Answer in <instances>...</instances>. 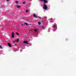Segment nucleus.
<instances>
[{"mask_svg":"<svg viewBox=\"0 0 76 76\" xmlns=\"http://www.w3.org/2000/svg\"><path fill=\"white\" fill-rule=\"evenodd\" d=\"M43 9H45V10L47 9V5H46L45 4H43Z\"/></svg>","mask_w":76,"mask_h":76,"instance_id":"nucleus-1","label":"nucleus"},{"mask_svg":"<svg viewBox=\"0 0 76 76\" xmlns=\"http://www.w3.org/2000/svg\"><path fill=\"white\" fill-rule=\"evenodd\" d=\"M41 1H43V2L44 3V4H45V3H48V1L47 0H40Z\"/></svg>","mask_w":76,"mask_h":76,"instance_id":"nucleus-2","label":"nucleus"},{"mask_svg":"<svg viewBox=\"0 0 76 76\" xmlns=\"http://www.w3.org/2000/svg\"><path fill=\"white\" fill-rule=\"evenodd\" d=\"M14 35H15V33H14V32H12L11 37L12 38H14V37H14Z\"/></svg>","mask_w":76,"mask_h":76,"instance_id":"nucleus-3","label":"nucleus"},{"mask_svg":"<svg viewBox=\"0 0 76 76\" xmlns=\"http://www.w3.org/2000/svg\"><path fill=\"white\" fill-rule=\"evenodd\" d=\"M8 46H9V47H12V45H11V44H10V43H8Z\"/></svg>","mask_w":76,"mask_h":76,"instance_id":"nucleus-4","label":"nucleus"},{"mask_svg":"<svg viewBox=\"0 0 76 76\" xmlns=\"http://www.w3.org/2000/svg\"><path fill=\"white\" fill-rule=\"evenodd\" d=\"M24 44H28V42H27L26 41H25L24 42Z\"/></svg>","mask_w":76,"mask_h":76,"instance_id":"nucleus-5","label":"nucleus"},{"mask_svg":"<svg viewBox=\"0 0 76 76\" xmlns=\"http://www.w3.org/2000/svg\"><path fill=\"white\" fill-rule=\"evenodd\" d=\"M33 16H34V17L35 18H38V16H36V15H35V14H33Z\"/></svg>","mask_w":76,"mask_h":76,"instance_id":"nucleus-6","label":"nucleus"},{"mask_svg":"<svg viewBox=\"0 0 76 76\" xmlns=\"http://www.w3.org/2000/svg\"><path fill=\"white\" fill-rule=\"evenodd\" d=\"M17 7L18 8H20V5H18L17 6Z\"/></svg>","mask_w":76,"mask_h":76,"instance_id":"nucleus-7","label":"nucleus"},{"mask_svg":"<svg viewBox=\"0 0 76 76\" xmlns=\"http://www.w3.org/2000/svg\"><path fill=\"white\" fill-rule=\"evenodd\" d=\"M20 39H19V38H18V40H17V42H19V41H20Z\"/></svg>","mask_w":76,"mask_h":76,"instance_id":"nucleus-8","label":"nucleus"},{"mask_svg":"<svg viewBox=\"0 0 76 76\" xmlns=\"http://www.w3.org/2000/svg\"><path fill=\"white\" fill-rule=\"evenodd\" d=\"M16 4H18V1H15Z\"/></svg>","mask_w":76,"mask_h":76,"instance_id":"nucleus-9","label":"nucleus"},{"mask_svg":"<svg viewBox=\"0 0 76 76\" xmlns=\"http://www.w3.org/2000/svg\"><path fill=\"white\" fill-rule=\"evenodd\" d=\"M16 34H17V35H19V33H18V32H16Z\"/></svg>","mask_w":76,"mask_h":76,"instance_id":"nucleus-10","label":"nucleus"},{"mask_svg":"<svg viewBox=\"0 0 76 76\" xmlns=\"http://www.w3.org/2000/svg\"><path fill=\"white\" fill-rule=\"evenodd\" d=\"M34 31H37V29H34Z\"/></svg>","mask_w":76,"mask_h":76,"instance_id":"nucleus-11","label":"nucleus"},{"mask_svg":"<svg viewBox=\"0 0 76 76\" xmlns=\"http://www.w3.org/2000/svg\"><path fill=\"white\" fill-rule=\"evenodd\" d=\"M24 24H26V25H28V23H24Z\"/></svg>","mask_w":76,"mask_h":76,"instance_id":"nucleus-12","label":"nucleus"},{"mask_svg":"<svg viewBox=\"0 0 76 76\" xmlns=\"http://www.w3.org/2000/svg\"><path fill=\"white\" fill-rule=\"evenodd\" d=\"M38 24H39V25H41V22H39L38 23Z\"/></svg>","mask_w":76,"mask_h":76,"instance_id":"nucleus-13","label":"nucleus"},{"mask_svg":"<svg viewBox=\"0 0 76 76\" xmlns=\"http://www.w3.org/2000/svg\"><path fill=\"white\" fill-rule=\"evenodd\" d=\"M0 48H2V47L1 45H0Z\"/></svg>","mask_w":76,"mask_h":76,"instance_id":"nucleus-14","label":"nucleus"},{"mask_svg":"<svg viewBox=\"0 0 76 76\" xmlns=\"http://www.w3.org/2000/svg\"><path fill=\"white\" fill-rule=\"evenodd\" d=\"M26 12H28V10H26Z\"/></svg>","mask_w":76,"mask_h":76,"instance_id":"nucleus-15","label":"nucleus"},{"mask_svg":"<svg viewBox=\"0 0 76 76\" xmlns=\"http://www.w3.org/2000/svg\"><path fill=\"white\" fill-rule=\"evenodd\" d=\"M53 28H56V26H53Z\"/></svg>","mask_w":76,"mask_h":76,"instance_id":"nucleus-16","label":"nucleus"},{"mask_svg":"<svg viewBox=\"0 0 76 76\" xmlns=\"http://www.w3.org/2000/svg\"><path fill=\"white\" fill-rule=\"evenodd\" d=\"M42 29H44V26H42Z\"/></svg>","mask_w":76,"mask_h":76,"instance_id":"nucleus-17","label":"nucleus"},{"mask_svg":"<svg viewBox=\"0 0 76 76\" xmlns=\"http://www.w3.org/2000/svg\"><path fill=\"white\" fill-rule=\"evenodd\" d=\"M25 1H24V2H23V4H25Z\"/></svg>","mask_w":76,"mask_h":76,"instance_id":"nucleus-18","label":"nucleus"},{"mask_svg":"<svg viewBox=\"0 0 76 76\" xmlns=\"http://www.w3.org/2000/svg\"><path fill=\"white\" fill-rule=\"evenodd\" d=\"M39 18L40 19H41V17H39Z\"/></svg>","mask_w":76,"mask_h":76,"instance_id":"nucleus-19","label":"nucleus"},{"mask_svg":"<svg viewBox=\"0 0 76 76\" xmlns=\"http://www.w3.org/2000/svg\"><path fill=\"white\" fill-rule=\"evenodd\" d=\"M7 1H8L9 0H7Z\"/></svg>","mask_w":76,"mask_h":76,"instance_id":"nucleus-20","label":"nucleus"}]
</instances>
